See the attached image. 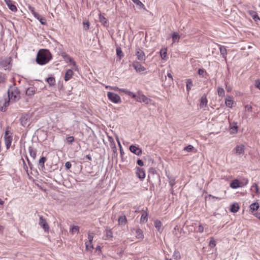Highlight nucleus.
<instances>
[{
	"instance_id": "61",
	"label": "nucleus",
	"mask_w": 260,
	"mask_h": 260,
	"mask_svg": "<svg viewBox=\"0 0 260 260\" xmlns=\"http://www.w3.org/2000/svg\"><path fill=\"white\" fill-rule=\"evenodd\" d=\"M137 164L140 166H143L144 165V162L142 159H138L137 161Z\"/></svg>"
},
{
	"instance_id": "56",
	"label": "nucleus",
	"mask_w": 260,
	"mask_h": 260,
	"mask_svg": "<svg viewBox=\"0 0 260 260\" xmlns=\"http://www.w3.org/2000/svg\"><path fill=\"white\" fill-rule=\"evenodd\" d=\"M83 24L85 27V30H88L89 28L90 24L88 21L83 22Z\"/></svg>"
},
{
	"instance_id": "58",
	"label": "nucleus",
	"mask_w": 260,
	"mask_h": 260,
	"mask_svg": "<svg viewBox=\"0 0 260 260\" xmlns=\"http://www.w3.org/2000/svg\"><path fill=\"white\" fill-rule=\"evenodd\" d=\"M64 166L67 169H70L71 168L72 165L70 161H67L65 163Z\"/></svg>"
},
{
	"instance_id": "60",
	"label": "nucleus",
	"mask_w": 260,
	"mask_h": 260,
	"mask_svg": "<svg viewBox=\"0 0 260 260\" xmlns=\"http://www.w3.org/2000/svg\"><path fill=\"white\" fill-rule=\"evenodd\" d=\"M245 109L249 112L252 111V107L251 106L249 105H246L245 106Z\"/></svg>"
},
{
	"instance_id": "27",
	"label": "nucleus",
	"mask_w": 260,
	"mask_h": 260,
	"mask_svg": "<svg viewBox=\"0 0 260 260\" xmlns=\"http://www.w3.org/2000/svg\"><path fill=\"white\" fill-rule=\"evenodd\" d=\"M239 206L237 203L233 204L230 208V211L233 213H236L238 211Z\"/></svg>"
},
{
	"instance_id": "2",
	"label": "nucleus",
	"mask_w": 260,
	"mask_h": 260,
	"mask_svg": "<svg viewBox=\"0 0 260 260\" xmlns=\"http://www.w3.org/2000/svg\"><path fill=\"white\" fill-rule=\"evenodd\" d=\"M52 59V55L48 49H40L37 55L36 62L41 66L48 63Z\"/></svg>"
},
{
	"instance_id": "41",
	"label": "nucleus",
	"mask_w": 260,
	"mask_h": 260,
	"mask_svg": "<svg viewBox=\"0 0 260 260\" xmlns=\"http://www.w3.org/2000/svg\"><path fill=\"white\" fill-rule=\"evenodd\" d=\"M116 54L120 58L123 56V53L120 47H117L116 49Z\"/></svg>"
},
{
	"instance_id": "3",
	"label": "nucleus",
	"mask_w": 260,
	"mask_h": 260,
	"mask_svg": "<svg viewBox=\"0 0 260 260\" xmlns=\"http://www.w3.org/2000/svg\"><path fill=\"white\" fill-rule=\"evenodd\" d=\"M12 58L10 57H5L0 60V68L5 70H9L11 68Z\"/></svg>"
},
{
	"instance_id": "17",
	"label": "nucleus",
	"mask_w": 260,
	"mask_h": 260,
	"mask_svg": "<svg viewBox=\"0 0 260 260\" xmlns=\"http://www.w3.org/2000/svg\"><path fill=\"white\" fill-rule=\"evenodd\" d=\"M36 88L35 87L32 86V87H28L26 89L25 94L27 96L31 97V96H33L36 93Z\"/></svg>"
},
{
	"instance_id": "35",
	"label": "nucleus",
	"mask_w": 260,
	"mask_h": 260,
	"mask_svg": "<svg viewBox=\"0 0 260 260\" xmlns=\"http://www.w3.org/2000/svg\"><path fill=\"white\" fill-rule=\"evenodd\" d=\"M46 81L50 85H54L55 84V80L54 77H50L46 79Z\"/></svg>"
},
{
	"instance_id": "10",
	"label": "nucleus",
	"mask_w": 260,
	"mask_h": 260,
	"mask_svg": "<svg viewBox=\"0 0 260 260\" xmlns=\"http://www.w3.org/2000/svg\"><path fill=\"white\" fill-rule=\"evenodd\" d=\"M129 150L136 155L140 156L142 154V149L138 146L132 145L129 146Z\"/></svg>"
},
{
	"instance_id": "36",
	"label": "nucleus",
	"mask_w": 260,
	"mask_h": 260,
	"mask_svg": "<svg viewBox=\"0 0 260 260\" xmlns=\"http://www.w3.org/2000/svg\"><path fill=\"white\" fill-rule=\"evenodd\" d=\"M172 40L174 42H178L180 39V36L177 32H174L172 35Z\"/></svg>"
},
{
	"instance_id": "64",
	"label": "nucleus",
	"mask_w": 260,
	"mask_h": 260,
	"mask_svg": "<svg viewBox=\"0 0 260 260\" xmlns=\"http://www.w3.org/2000/svg\"><path fill=\"white\" fill-rule=\"evenodd\" d=\"M169 184H170V186H171L172 187L174 185V184H175V179H173L169 181Z\"/></svg>"
},
{
	"instance_id": "7",
	"label": "nucleus",
	"mask_w": 260,
	"mask_h": 260,
	"mask_svg": "<svg viewBox=\"0 0 260 260\" xmlns=\"http://www.w3.org/2000/svg\"><path fill=\"white\" fill-rule=\"evenodd\" d=\"M136 55L137 59L141 61H144L146 60V56L144 51L139 47L136 49Z\"/></svg>"
},
{
	"instance_id": "40",
	"label": "nucleus",
	"mask_w": 260,
	"mask_h": 260,
	"mask_svg": "<svg viewBox=\"0 0 260 260\" xmlns=\"http://www.w3.org/2000/svg\"><path fill=\"white\" fill-rule=\"evenodd\" d=\"M195 228L197 233H202L204 232V228L201 223L198 226L196 227Z\"/></svg>"
},
{
	"instance_id": "45",
	"label": "nucleus",
	"mask_w": 260,
	"mask_h": 260,
	"mask_svg": "<svg viewBox=\"0 0 260 260\" xmlns=\"http://www.w3.org/2000/svg\"><path fill=\"white\" fill-rule=\"evenodd\" d=\"M134 3L141 8L144 7V4L140 0H132Z\"/></svg>"
},
{
	"instance_id": "33",
	"label": "nucleus",
	"mask_w": 260,
	"mask_h": 260,
	"mask_svg": "<svg viewBox=\"0 0 260 260\" xmlns=\"http://www.w3.org/2000/svg\"><path fill=\"white\" fill-rule=\"evenodd\" d=\"M173 257L175 260H180L181 257L179 251L175 250L173 253Z\"/></svg>"
},
{
	"instance_id": "29",
	"label": "nucleus",
	"mask_w": 260,
	"mask_h": 260,
	"mask_svg": "<svg viewBox=\"0 0 260 260\" xmlns=\"http://www.w3.org/2000/svg\"><path fill=\"white\" fill-rule=\"evenodd\" d=\"M99 20L100 22L104 25L107 26L108 25L107 19L101 14H99Z\"/></svg>"
},
{
	"instance_id": "52",
	"label": "nucleus",
	"mask_w": 260,
	"mask_h": 260,
	"mask_svg": "<svg viewBox=\"0 0 260 260\" xmlns=\"http://www.w3.org/2000/svg\"><path fill=\"white\" fill-rule=\"evenodd\" d=\"M198 73L199 75L204 77V74H207L206 71L203 69H199L198 71Z\"/></svg>"
},
{
	"instance_id": "38",
	"label": "nucleus",
	"mask_w": 260,
	"mask_h": 260,
	"mask_svg": "<svg viewBox=\"0 0 260 260\" xmlns=\"http://www.w3.org/2000/svg\"><path fill=\"white\" fill-rule=\"evenodd\" d=\"M46 160V158L44 156L41 157V158L40 159L39 164L42 168H44L45 167L44 164Z\"/></svg>"
},
{
	"instance_id": "44",
	"label": "nucleus",
	"mask_w": 260,
	"mask_h": 260,
	"mask_svg": "<svg viewBox=\"0 0 260 260\" xmlns=\"http://www.w3.org/2000/svg\"><path fill=\"white\" fill-rule=\"evenodd\" d=\"M28 9L31 12V13H32V14L34 15V17H36V16L38 17V13L35 12V9L34 7H33L31 6H28Z\"/></svg>"
},
{
	"instance_id": "46",
	"label": "nucleus",
	"mask_w": 260,
	"mask_h": 260,
	"mask_svg": "<svg viewBox=\"0 0 260 260\" xmlns=\"http://www.w3.org/2000/svg\"><path fill=\"white\" fill-rule=\"evenodd\" d=\"M127 95L128 96H129L130 98H133V99H135V100H136V98H137V93H135L131 91L130 90H129V91L127 93Z\"/></svg>"
},
{
	"instance_id": "13",
	"label": "nucleus",
	"mask_w": 260,
	"mask_h": 260,
	"mask_svg": "<svg viewBox=\"0 0 260 260\" xmlns=\"http://www.w3.org/2000/svg\"><path fill=\"white\" fill-rule=\"evenodd\" d=\"M238 126L235 122H230V131L231 134H235L238 132Z\"/></svg>"
},
{
	"instance_id": "9",
	"label": "nucleus",
	"mask_w": 260,
	"mask_h": 260,
	"mask_svg": "<svg viewBox=\"0 0 260 260\" xmlns=\"http://www.w3.org/2000/svg\"><path fill=\"white\" fill-rule=\"evenodd\" d=\"M61 55L66 62L71 63L75 68V70H78V67L76 63L72 58L65 52L62 53Z\"/></svg>"
},
{
	"instance_id": "54",
	"label": "nucleus",
	"mask_w": 260,
	"mask_h": 260,
	"mask_svg": "<svg viewBox=\"0 0 260 260\" xmlns=\"http://www.w3.org/2000/svg\"><path fill=\"white\" fill-rule=\"evenodd\" d=\"M106 88L113 90L115 91H118L119 90V88L117 86H106Z\"/></svg>"
},
{
	"instance_id": "50",
	"label": "nucleus",
	"mask_w": 260,
	"mask_h": 260,
	"mask_svg": "<svg viewBox=\"0 0 260 260\" xmlns=\"http://www.w3.org/2000/svg\"><path fill=\"white\" fill-rule=\"evenodd\" d=\"M6 75L0 72V83H4L6 80Z\"/></svg>"
},
{
	"instance_id": "48",
	"label": "nucleus",
	"mask_w": 260,
	"mask_h": 260,
	"mask_svg": "<svg viewBox=\"0 0 260 260\" xmlns=\"http://www.w3.org/2000/svg\"><path fill=\"white\" fill-rule=\"evenodd\" d=\"M162 59H164L167 56V49H161L160 51Z\"/></svg>"
},
{
	"instance_id": "28",
	"label": "nucleus",
	"mask_w": 260,
	"mask_h": 260,
	"mask_svg": "<svg viewBox=\"0 0 260 260\" xmlns=\"http://www.w3.org/2000/svg\"><path fill=\"white\" fill-rule=\"evenodd\" d=\"M186 90L189 92L191 90V87L193 86L192 81L191 79H187L186 80Z\"/></svg>"
},
{
	"instance_id": "1",
	"label": "nucleus",
	"mask_w": 260,
	"mask_h": 260,
	"mask_svg": "<svg viewBox=\"0 0 260 260\" xmlns=\"http://www.w3.org/2000/svg\"><path fill=\"white\" fill-rule=\"evenodd\" d=\"M8 94L9 100H5L3 104V106L2 107L1 110L5 111L6 108L8 107L10 103H13L17 101L20 99V92L18 88L15 86H11L8 90Z\"/></svg>"
},
{
	"instance_id": "39",
	"label": "nucleus",
	"mask_w": 260,
	"mask_h": 260,
	"mask_svg": "<svg viewBox=\"0 0 260 260\" xmlns=\"http://www.w3.org/2000/svg\"><path fill=\"white\" fill-rule=\"evenodd\" d=\"M218 95L219 96L223 97L224 95L225 92L222 87H218L217 88Z\"/></svg>"
},
{
	"instance_id": "20",
	"label": "nucleus",
	"mask_w": 260,
	"mask_h": 260,
	"mask_svg": "<svg viewBox=\"0 0 260 260\" xmlns=\"http://www.w3.org/2000/svg\"><path fill=\"white\" fill-rule=\"evenodd\" d=\"M118 224L120 225H124L127 222V219L125 215H121L118 219Z\"/></svg>"
},
{
	"instance_id": "16",
	"label": "nucleus",
	"mask_w": 260,
	"mask_h": 260,
	"mask_svg": "<svg viewBox=\"0 0 260 260\" xmlns=\"http://www.w3.org/2000/svg\"><path fill=\"white\" fill-rule=\"evenodd\" d=\"M208 103L207 96L205 94L202 96L201 98V102L200 104V108H204L206 107Z\"/></svg>"
},
{
	"instance_id": "32",
	"label": "nucleus",
	"mask_w": 260,
	"mask_h": 260,
	"mask_svg": "<svg viewBox=\"0 0 260 260\" xmlns=\"http://www.w3.org/2000/svg\"><path fill=\"white\" fill-rule=\"evenodd\" d=\"M148 214L146 212H144L141 215L140 221L142 223H145L148 220Z\"/></svg>"
},
{
	"instance_id": "49",
	"label": "nucleus",
	"mask_w": 260,
	"mask_h": 260,
	"mask_svg": "<svg viewBox=\"0 0 260 260\" xmlns=\"http://www.w3.org/2000/svg\"><path fill=\"white\" fill-rule=\"evenodd\" d=\"M93 237H94L93 233H88V242H89L90 244H91L92 243V242L93 239Z\"/></svg>"
},
{
	"instance_id": "59",
	"label": "nucleus",
	"mask_w": 260,
	"mask_h": 260,
	"mask_svg": "<svg viewBox=\"0 0 260 260\" xmlns=\"http://www.w3.org/2000/svg\"><path fill=\"white\" fill-rule=\"evenodd\" d=\"M119 91L122 92L124 93L125 94H127L128 92L129 91V90L126 89V88H119Z\"/></svg>"
},
{
	"instance_id": "22",
	"label": "nucleus",
	"mask_w": 260,
	"mask_h": 260,
	"mask_svg": "<svg viewBox=\"0 0 260 260\" xmlns=\"http://www.w3.org/2000/svg\"><path fill=\"white\" fill-rule=\"evenodd\" d=\"M219 46L221 55H222L223 58L226 59L227 51L225 47L222 45H219Z\"/></svg>"
},
{
	"instance_id": "26",
	"label": "nucleus",
	"mask_w": 260,
	"mask_h": 260,
	"mask_svg": "<svg viewBox=\"0 0 260 260\" xmlns=\"http://www.w3.org/2000/svg\"><path fill=\"white\" fill-rule=\"evenodd\" d=\"M136 237L137 239H142L144 238L143 232L142 230L138 229L136 231Z\"/></svg>"
},
{
	"instance_id": "15",
	"label": "nucleus",
	"mask_w": 260,
	"mask_h": 260,
	"mask_svg": "<svg viewBox=\"0 0 260 260\" xmlns=\"http://www.w3.org/2000/svg\"><path fill=\"white\" fill-rule=\"evenodd\" d=\"M5 1L10 10L14 12L17 11L16 6L10 0H5Z\"/></svg>"
},
{
	"instance_id": "53",
	"label": "nucleus",
	"mask_w": 260,
	"mask_h": 260,
	"mask_svg": "<svg viewBox=\"0 0 260 260\" xmlns=\"http://www.w3.org/2000/svg\"><path fill=\"white\" fill-rule=\"evenodd\" d=\"M71 230H72L73 233H78L79 232V227L78 226H73Z\"/></svg>"
},
{
	"instance_id": "47",
	"label": "nucleus",
	"mask_w": 260,
	"mask_h": 260,
	"mask_svg": "<svg viewBox=\"0 0 260 260\" xmlns=\"http://www.w3.org/2000/svg\"><path fill=\"white\" fill-rule=\"evenodd\" d=\"M194 147L191 145H188L187 146L183 148V150L187 152H190L193 149Z\"/></svg>"
},
{
	"instance_id": "24",
	"label": "nucleus",
	"mask_w": 260,
	"mask_h": 260,
	"mask_svg": "<svg viewBox=\"0 0 260 260\" xmlns=\"http://www.w3.org/2000/svg\"><path fill=\"white\" fill-rule=\"evenodd\" d=\"M28 152L30 156L34 159H35L37 155V150L34 149L32 147L29 146L28 147Z\"/></svg>"
},
{
	"instance_id": "31",
	"label": "nucleus",
	"mask_w": 260,
	"mask_h": 260,
	"mask_svg": "<svg viewBox=\"0 0 260 260\" xmlns=\"http://www.w3.org/2000/svg\"><path fill=\"white\" fill-rule=\"evenodd\" d=\"M108 140L110 143L111 147L114 148L113 151L115 152L116 151V147L113 139L112 137H108Z\"/></svg>"
},
{
	"instance_id": "55",
	"label": "nucleus",
	"mask_w": 260,
	"mask_h": 260,
	"mask_svg": "<svg viewBox=\"0 0 260 260\" xmlns=\"http://www.w3.org/2000/svg\"><path fill=\"white\" fill-rule=\"evenodd\" d=\"M67 142L69 143H72L74 141V138L73 136H69L67 138Z\"/></svg>"
},
{
	"instance_id": "14",
	"label": "nucleus",
	"mask_w": 260,
	"mask_h": 260,
	"mask_svg": "<svg viewBox=\"0 0 260 260\" xmlns=\"http://www.w3.org/2000/svg\"><path fill=\"white\" fill-rule=\"evenodd\" d=\"M245 146L243 144L237 145L235 147L236 152L237 155L241 156L244 153Z\"/></svg>"
},
{
	"instance_id": "42",
	"label": "nucleus",
	"mask_w": 260,
	"mask_h": 260,
	"mask_svg": "<svg viewBox=\"0 0 260 260\" xmlns=\"http://www.w3.org/2000/svg\"><path fill=\"white\" fill-rule=\"evenodd\" d=\"M106 236L108 239H110L113 237V233L111 230L107 229L106 230Z\"/></svg>"
},
{
	"instance_id": "37",
	"label": "nucleus",
	"mask_w": 260,
	"mask_h": 260,
	"mask_svg": "<svg viewBox=\"0 0 260 260\" xmlns=\"http://www.w3.org/2000/svg\"><path fill=\"white\" fill-rule=\"evenodd\" d=\"M209 246L211 248H214L216 246V241L213 237L210 238Z\"/></svg>"
},
{
	"instance_id": "18",
	"label": "nucleus",
	"mask_w": 260,
	"mask_h": 260,
	"mask_svg": "<svg viewBox=\"0 0 260 260\" xmlns=\"http://www.w3.org/2000/svg\"><path fill=\"white\" fill-rule=\"evenodd\" d=\"M73 73H74V72L72 70L68 69L66 71L65 75H64V81H68L69 80H70L73 75Z\"/></svg>"
},
{
	"instance_id": "62",
	"label": "nucleus",
	"mask_w": 260,
	"mask_h": 260,
	"mask_svg": "<svg viewBox=\"0 0 260 260\" xmlns=\"http://www.w3.org/2000/svg\"><path fill=\"white\" fill-rule=\"evenodd\" d=\"M255 86L260 90V81L258 80L255 81Z\"/></svg>"
},
{
	"instance_id": "19",
	"label": "nucleus",
	"mask_w": 260,
	"mask_h": 260,
	"mask_svg": "<svg viewBox=\"0 0 260 260\" xmlns=\"http://www.w3.org/2000/svg\"><path fill=\"white\" fill-rule=\"evenodd\" d=\"M5 140V143L6 145V149H9L11 145L12 142V137H6L4 138Z\"/></svg>"
},
{
	"instance_id": "63",
	"label": "nucleus",
	"mask_w": 260,
	"mask_h": 260,
	"mask_svg": "<svg viewBox=\"0 0 260 260\" xmlns=\"http://www.w3.org/2000/svg\"><path fill=\"white\" fill-rule=\"evenodd\" d=\"M10 136H12L11 135H10V133L9 132V131L8 130H7L5 131V135H4V138H5L6 137H10Z\"/></svg>"
},
{
	"instance_id": "23",
	"label": "nucleus",
	"mask_w": 260,
	"mask_h": 260,
	"mask_svg": "<svg viewBox=\"0 0 260 260\" xmlns=\"http://www.w3.org/2000/svg\"><path fill=\"white\" fill-rule=\"evenodd\" d=\"M230 187L233 189H237L240 187V182L238 179H234L230 183Z\"/></svg>"
},
{
	"instance_id": "12",
	"label": "nucleus",
	"mask_w": 260,
	"mask_h": 260,
	"mask_svg": "<svg viewBox=\"0 0 260 260\" xmlns=\"http://www.w3.org/2000/svg\"><path fill=\"white\" fill-rule=\"evenodd\" d=\"M136 176L140 179L143 180L145 178V173L143 169L140 168L139 167H136Z\"/></svg>"
},
{
	"instance_id": "43",
	"label": "nucleus",
	"mask_w": 260,
	"mask_h": 260,
	"mask_svg": "<svg viewBox=\"0 0 260 260\" xmlns=\"http://www.w3.org/2000/svg\"><path fill=\"white\" fill-rule=\"evenodd\" d=\"M225 103L227 107L232 108L233 105V101L232 99H226Z\"/></svg>"
},
{
	"instance_id": "21",
	"label": "nucleus",
	"mask_w": 260,
	"mask_h": 260,
	"mask_svg": "<svg viewBox=\"0 0 260 260\" xmlns=\"http://www.w3.org/2000/svg\"><path fill=\"white\" fill-rule=\"evenodd\" d=\"M248 13L251 16L254 21L257 22L258 20H260L256 12L249 10L248 11Z\"/></svg>"
},
{
	"instance_id": "5",
	"label": "nucleus",
	"mask_w": 260,
	"mask_h": 260,
	"mask_svg": "<svg viewBox=\"0 0 260 260\" xmlns=\"http://www.w3.org/2000/svg\"><path fill=\"white\" fill-rule=\"evenodd\" d=\"M136 101L138 102H143L146 104H149L151 103V100L144 94L139 91L137 93V96Z\"/></svg>"
},
{
	"instance_id": "51",
	"label": "nucleus",
	"mask_w": 260,
	"mask_h": 260,
	"mask_svg": "<svg viewBox=\"0 0 260 260\" xmlns=\"http://www.w3.org/2000/svg\"><path fill=\"white\" fill-rule=\"evenodd\" d=\"M85 245L86 249L89 251H91L93 248L92 245L91 244H89V242H86L85 243Z\"/></svg>"
},
{
	"instance_id": "25",
	"label": "nucleus",
	"mask_w": 260,
	"mask_h": 260,
	"mask_svg": "<svg viewBox=\"0 0 260 260\" xmlns=\"http://www.w3.org/2000/svg\"><path fill=\"white\" fill-rule=\"evenodd\" d=\"M154 226L157 231L159 232H161L162 229L161 228L162 223L160 220H156L154 221Z\"/></svg>"
},
{
	"instance_id": "11",
	"label": "nucleus",
	"mask_w": 260,
	"mask_h": 260,
	"mask_svg": "<svg viewBox=\"0 0 260 260\" xmlns=\"http://www.w3.org/2000/svg\"><path fill=\"white\" fill-rule=\"evenodd\" d=\"M132 65L137 72L141 73L146 70V68L137 61H134Z\"/></svg>"
},
{
	"instance_id": "4",
	"label": "nucleus",
	"mask_w": 260,
	"mask_h": 260,
	"mask_svg": "<svg viewBox=\"0 0 260 260\" xmlns=\"http://www.w3.org/2000/svg\"><path fill=\"white\" fill-rule=\"evenodd\" d=\"M107 97L108 99L113 103L118 104L121 102L120 96L115 93L112 92H108Z\"/></svg>"
},
{
	"instance_id": "6",
	"label": "nucleus",
	"mask_w": 260,
	"mask_h": 260,
	"mask_svg": "<svg viewBox=\"0 0 260 260\" xmlns=\"http://www.w3.org/2000/svg\"><path fill=\"white\" fill-rule=\"evenodd\" d=\"M30 116L29 114H23L20 117L21 124L24 127H27L30 124Z\"/></svg>"
},
{
	"instance_id": "34",
	"label": "nucleus",
	"mask_w": 260,
	"mask_h": 260,
	"mask_svg": "<svg viewBox=\"0 0 260 260\" xmlns=\"http://www.w3.org/2000/svg\"><path fill=\"white\" fill-rule=\"evenodd\" d=\"M36 19H37L41 24L45 25L47 24L46 20L45 18L41 17L40 15L38 14V17H35Z\"/></svg>"
},
{
	"instance_id": "57",
	"label": "nucleus",
	"mask_w": 260,
	"mask_h": 260,
	"mask_svg": "<svg viewBox=\"0 0 260 260\" xmlns=\"http://www.w3.org/2000/svg\"><path fill=\"white\" fill-rule=\"evenodd\" d=\"M253 188H254L255 190V193H258V187L257 184L254 183L252 186L251 189H252Z\"/></svg>"
},
{
	"instance_id": "8",
	"label": "nucleus",
	"mask_w": 260,
	"mask_h": 260,
	"mask_svg": "<svg viewBox=\"0 0 260 260\" xmlns=\"http://www.w3.org/2000/svg\"><path fill=\"white\" fill-rule=\"evenodd\" d=\"M39 225L42 228L45 232H48L49 230V226L45 218L42 216L39 217Z\"/></svg>"
},
{
	"instance_id": "30",
	"label": "nucleus",
	"mask_w": 260,
	"mask_h": 260,
	"mask_svg": "<svg viewBox=\"0 0 260 260\" xmlns=\"http://www.w3.org/2000/svg\"><path fill=\"white\" fill-rule=\"evenodd\" d=\"M258 208L259 205L258 203L257 202L253 203L250 205V210L252 212L257 210L258 209Z\"/></svg>"
}]
</instances>
